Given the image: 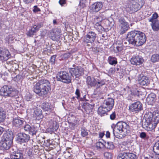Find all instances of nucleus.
Listing matches in <instances>:
<instances>
[{"instance_id":"54","label":"nucleus","mask_w":159,"mask_h":159,"mask_svg":"<svg viewBox=\"0 0 159 159\" xmlns=\"http://www.w3.org/2000/svg\"><path fill=\"white\" fill-rule=\"evenodd\" d=\"M116 51L117 52H119L121 51L122 50L123 48L121 46H116Z\"/></svg>"},{"instance_id":"6","label":"nucleus","mask_w":159,"mask_h":159,"mask_svg":"<svg viewBox=\"0 0 159 159\" xmlns=\"http://www.w3.org/2000/svg\"><path fill=\"white\" fill-rule=\"evenodd\" d=\"M1 95L4 96L14 97L17 94L16 90L12 87L7 85H4L0 90Z\"/></svg>"},{"instance_id":"43","label":"nucleus","mask_w":159,"mask_h":159,"mask_svg":"<svg viewBox=\"0 0 159 159\" xmlns=\"http://www.w3.org/2000/svg\"><path fill=\"white\" fill-rule=\"evenodd\" d=\"M34 34L33 31L30 29L26 33V34L28 36L32 37Z\"/></svg>"},{"instance_id":"25","label":"nucleus","mask_w":159,"mask_h":159,"mask_svg":"<svg viewBox=\"0 0 159 159\" xmlns=\"http://www.w3.org/2000/svg\"><path fill=\"white\" fill-rule=\"evenodd\" d=\"M3 140L12 142V133L9 131H7L5 132L3 134Z\"/></svg>"},{"instance_id":"19","label":"nucleus","mask_w":159,"mask_h":159,"mask_svg":"<svg viewBox=\"0 0 159 159\" xmlns=\"http://www.w3.org/2000/svg\"><path fill=\"white\" fill-rule=\"evenodd\" d=\"M114 103V99L111 98H108L104 101L103 106L106 107L109 110H111L113 107Z\"/></svg>"},{"instance_id":"14","label":"nucleus","mask_w":159,"mask_h":159,"mask_svg":"<svg viewBox=\"0 0 159 159\" xmlns=\"http://www.w3.org/2000/svg\"><path fill=\"white\" fill-rule=\"evenodd\" d=\"M70 72L72 76H75L77 77L82 74L83 72V69L81 67L77 66L74 68H70Z\"/></svg>"},{"instance_id":"62","label":"nucleus","mask_w":159,"mask_h":159,"mask_svg":"<svg viewBox=\"0 0 159 159\" xmlns=\"http://www.w3.org/2000/svg\"><path fill=\"white\" fill-rule=\"evenodd\" d=\"M56 22H56V20H53V24H56Z\"/></svg>"},{"instance_id":"4","label":"nucleus","mask_w":159,"mask_h":159,"mask_svg":"<svg viewBox=\"0 0 159 159\" xmlns=\"http://www.w3.org/2000/svg\"><path fill=\"white\" fill-rule=\"evenodd\" d=\"M129 126L126 123L119 121L113 129V133L115 136H119L120 138L124 137L129 133Z\"/></svg>"},{"instance_id":"58","label":"nucleus","mask_w":159,"mask_h":159,"mask_svg":"<svg viewBox=\"0 0 159 159\" xmlns=\"http://www.w3.org/2000/svg\"><path fill=\"white\" fill-rule=\"evenodd\" d=\"M110 133L108 131H107L106 132V137L107 138H109L110 137Z\"/></svg>"},{"instance_id":"11","label":"nucleus","mask_w":159,"mask_h":159,"mask_svg":"<svg viewBox=\"0 0 159 159\" xmlns=\"http://www.w3.org/2000/svg\"><path fill=\"white\" fill-rule=\"evenodd\" d=\"M142 108V104L139 101L133 103L129 107V111L135 113L138 112L141 110Z\"/></svg>"},{"instance_id":"61","label":"nucleus","mask_w":159,"mask_h":159,"mask_svg":"<svg viewBox=\"0 0 159 159\" xmlns=\"http://www.w3.org/2000/svg\"><path fill=\"white\" fill-rule=\"evenodd\" d=\"M70 155H71L70 154V152H67L65 156V157H70Z\"/></svg>"},{"instance_id":"48","label":"nucleus","mask_w":159,"mask_h":159,"mask_svg":"<svg viewBox=\"0 0 159 159\" xmlns=\"http://www.w3.org/2000/svg\"><path fill=\"white\" fill-rule=\"evenodd\" d=\"M34 8L33 11L34 13H36L40 11V9L38 8L37 6H34Z\"/></svg>"},{"instance_id":"64","label":"nucleus","mask_w":159,"mask_h":159,"mask_svg":"<svg viewBox=\"0 0 159 159\" xmlns=\"http://www.w3.org/2000/svg\"><path fill=\"white\" fill-rule=\"evenodd\" d=\"M73 67H75V64H73Z\"/></svg>"},{"instance_id":"59","label":"nucleus","mask_w":159,"mask_h":159,"mask_svg":"<svg viewBox=\"0 0 159 159\" xmlns=\"http://www.w3.org/2000/svg\"><path fill=\"white\" fill-rule=\"evenodd\" d=\"M79 122L77 121V120H76V121L75 122L72 123V125L74 126H77Z\"/></svg>"},{"instance_id":"42","label":"nucleus","mask_w":159,"mask_h":159,"mask_svg":"<svg viewBox=\"0 0 159 159\" xmlns=\"http://www.w3.org/2000/svg\"><path fill=\"white\" fill-rule=\"evenodd\" d=\"M31 98V95L30 93H26L25 96V99L26 101H30Z\"/></svg>"},{"instance_id":"23","label":"nucleus","mask_w":159,"mask_h":159,"mask_svg":"<svg viewBox=\"0 0 159 159\" xmlns=\"http://www.w3.org/2000/svg\"><path fill=\"white\" fill-rule=\"evenodd\" d=\"M11 159H24L23 154L20 152H14L10 154Z\"/></svg>"},{"instance_id":"46","label":"nucleus","mask_w":159,"mask_h":159,"mask_svg":"<svg viewBox=\"0 0 159 159\" xmlns=\"http://www.w3.org/2000/svg\"><path fill=\"white\" fill-rule=\"evenodd\" d=\"M56 57V56L55 55H53L51 57L50 60L51 64H54Z\"/></svg>"},{"instance_id":"5","label":"nucleus","mask_w":159,"mask_h":159,"mask_svg":"<svg viewBox=\"0 0 159 159\" xmlns=\"http://www.w3.org/2000/svg\"><path fill=\"white\" fill-rule=\"evenodd\" d=\"M86 79V83L88 86L95 87L97 89L100 88L105 84L103 80H99L90 76H87Z\"/></svg>"},{"instance_id":"17","label":"nucleus","mask_w":159,"mask_h":159,"mask_svg":"<svg viewBox=\"0 0 159 159\" xmlns=\"http://www.w3.org/2000/svg\"><path fill=\"white\" fill-rule=\"evenodd\" d=\"M132 64L135 65H139L143 63V58L138 55L133 57L130 60Z\"/></svg>"},{"instance_id":"47","label":"nucleus","mask_w":159,"mask_h":159,"mask_svg":"<svg viewBox=\"0 0 159 159\" xmlns=\"http://www.w3.org/2000/svg\"><path fill=\"white\" fill-rule=\"evenodd\" d=\"M75 94L77 96L76 98L77 99H79V98L80 97V90L79 89H76L75 92Z\"/></svg>"},{"instance_id":"38","label":"nucleus","mask_w":159,"mask_h":159,"mask_svg":"<svg viewBox=\"0 0 159 159\" xmlns=\"http://www.w3.org/2000/svg\"><path fill=\"white\" fill-rule=\"evenodd\" d=\"M37 129L35 127L32 126H31V128L30 129V131L29 133V134L33 135L36 134L37 132Z\"/></svg>"},{"instance_id":"8","label":"nucleus","mask_w":159,"mask_h":159,"mask_svg":"<svg viewBox=\"0 0 159 159\" xmlns=\"http://www.w3.org/2000/svg\"><path fill=\"white\" fill-rule=\"evenodd\" d=\"M57 80L63 83H69L70 82L71 77L69 73L65 71L59 72L56 76Z\"/></svg>"},{"instance_id":"26","label":"nucleus","mask_w":159,"mask_h":159,"mask_svg":"<svg viewBox=\"0 0 159 159\" xmlns=\"http://www.w3.org/2000/svg\"><path fill=\"white\" fill-rule=\"evenodd\" d=\"M42 108L44 111H51L53 109V107L51 104L48 102H44L43 103Z\"/></svg>"},{"instance_id":"51","label":"nucleus","mask_w":159,"mask_h":159,"mask_svg":"<svg viewBox=\"0 0 159 159\" xmlns=\"http://www.w3.org/2000/svg\"><path fill=\"white\" fill-rule=\"evenodd\" d=\"M116 117V115L115 112H113L110 115V119L111 120H114L115 119Z\"/></svg>"},{"instance_id":"41","label":"nucleus","mask_w":159,"mask_h":159,"mask_svg":"<svg viewBox=\"0 0 159 159\" xmlns=\"http://www.w3.org/2000/svg\"><path fill=\"white\" fill-rule=\"evenodd\" d=\"M104 156L108 159H111L112 157V154L109 152H105L104 154Z\"/></svg>"},{"instance_id":"44","label":"nucleus","mask_w":159,"mask_h":159,"mask_svg":"<svg viewBox=\"0 0 159 159\" xmlns=\"http://www.w3.org/2000/svg\"><path fill=\"white\" fill-rule=\"evenodd\" d=\"M33 149L32 148H30L27 149V154L30 157H32L33 155L32 153Z\"/></svg>"},{"instance_id":"15","label":"nucleus","mask_w":159,"mask_h":159,"mask_svg":"<svg viewBox=\"0 0 159 159\" xmlns=\"http://www.w3.org/2000/svg\"><path fill=\"white\" fill-rule=\"evenodd\" d=\"M11 57L8 50L5 49H0V59L2 61H6Z\"/></svg>"},{"instance_id":"2","label":"nucleus","mask_w":159,"mask_h":159,"mask_svg":"<svg viewBox=\"0 0 159 159\" xmlns=\"http://www.w3.org/2000/svg\"><path fill=\"white\" fill-rule=\"evenodd\" d=\"M126 39L129 44L137 46L142 45L146 40L144 33L136 30L129 32L127 35Z\"/></svg>"},{"instance_id":"36","label":"nucleus","mask_w":159,"mask_h":159,"mask_svg":"<svg viewBox=\"0 0 159 159\" xmlns=\"http://www.w3.org/2000/svg\"><path fill=\"white\" fill-rule=\"evenodd\" d=\"M81 134L83 137L87 136L88 134L87 129L84 127H82L81 129Z\"/></svg>"},{"instance_id":"31","label":"nucleus","mask_w":159,"mask_h":159,"mask_svg":"<svg viewBox=\"0 0 159 159\" xmlns=\"http://www.w3.org/2000/svg\"><path fill=\"white\" fill-rule=\"evenodd\" d=\"M155 96L154 94L149 95L146 98V101L149 104H152L155 100Z\"/></svg>"},{"instance_id":"35","label":"nucleus","mask_w":159,"mask_h":159,"mask_svg":"<svg viewBox=\"0 0 159 159\" xmlns=\"http://www.w3.org/2000/svg\"><path fill=\"white\" fill-rule=\"evenodd\" d=\"M151 60L153 62H155L159 60V54H154L151 57Z\"/></svg>"},{"instance_id":"20","label":"nucleus","mask_w":159,"mask_h":159,"mask_svg":"<svg viewBox=\"0 0 159 159\" xmlns=\"http://www.w3.org/2000/svg\"><path fill=\"white\" fill-rule=\"evenodd\" d=\"M102 6L101 2H96L92 5L90 10L93 12H98L101 9Z\"/></svg>"},{"instance_id":"55","label":"nucleus","mask_w":159,"mask_h":159,"mask_svg":"<svg viewBox=\"0 0 159 159\" xmlns=\"http://www.w3.org/2000/svg\"><path fill=\"white\" fill-rule=\"evenodd\" d=\"M34 0H23L24 2L25 3H30L33 2Z\"/></svg>"},{"instance_id":"53","label":"nucleus","mask_w":159,"mask_h":159,"mask_svg":"<svg viewBox=\"0 0 159 159\" xmlns=\"http://www.w3.org/2000/svg\"><path fill=\"white\" fill-rule=\"evenodd\" d=\"M146 136V134L144 132H142L140 134V137L142 139L145 138Z\"/></svg>"},{"instance_id":"39","label":"nucleus","mask_w":159,"mask_h":159,"mask_svg":"<svg viewBox=\"0 0 159 159\" xmlns=\"http://www.w3.org/2000/svg\"><path fill=\"white\" fill-rule=\"evenodd\" d=\"M14 39L12 35H10L7 37L5 38V40L6 42L9 43H11Z\"/></svg>"},{"instance_id":"13","label":"nucleus","mask_w":159,"mask_h":159,"mask_svg":"<svg viewBox=\"0 0 159 159\" xmlns=\"http://www.w3.org/2000/svg\"><path fill=\"white\" fill-rule=\"evenodd\" d=\"M96 37V34L93 31H90L85 36L84 42L86 43L93 42Z\"/></svg>"},{"instance_id":"57","label":"nucleus","mask_w":159,"mask_h":159,"mask_svg":"<svg viewBox=\"0 0 159 159\" xmlns=\"http://www.w3.org/2000/svg\"><path fill=\"white\" fill-rule=\"evenodd\" d=\"M104 133L103 132L99 133V137L100 138H102L104 136Z\"/></svg>"},{"instance_id":"18","label":"nucleus","mask_w":159,"mask_h":159,"mask_svg":"<svg viewBox=\"0 0 159 159\" xmlns=\"http://www.w3.org/2000/svg\"><path fill=\"white\" fill-rule=\"evenodd\" d=\"M29 136L23 133H20L18 134L17 141L20 143L27 142L29 140Z\"/></svg>"},{"instance_id":"60","label":"nucleus","mask_w":159,"mask_h":159,"mask_svg":"<svg viewBox=\"0 0 159 159\" xmlns=\"http://www.w3.org/2000/svg\"><path fill=\"white\" fill-rule=\"evenodd\" d=\"M98 17H102V18H103V20L105 18V17L104 16L103 13H102L100 14L99 16H98Z\"/></svg>"},{"instance_id":"30","label":"nucleus","mask_w":159,"mask_h":159,"mask_svg":"<svg viewBox=\"0 0 159 159\" xmlns=\"http://www.w3.org/2000/svg\"><path fill=\"white\" fill-rule=\"evenodd\" d=\"M108 60L109 63L111 65H115L117 63V59L115 57L110 56Z\"/></svg>"},{"instance_id":"16","label":"nucleus","mask_w":159,"mask_h":159,"mask_svg":"<svg viewBox=\"0 0 159 159\" xmlns=\"http://www.w3.org/2000/svg\"><path fill=\"white\" fill-rule=\"evenodd\" d=\"M103 20V18L101 17L96 16L94 18V27L99 32L103 30L104 28L101 25V22Z\"/></svg>"},{"instance_id":"10","label":"nucleus","mask_w":159,"mask_h":159,"mask_svg":"<svg viewBox=\"0 0 159 159\" xmlns=\"http://www.w3.org/2000/svg\"><path fill=\"white\" fill-rule=\"evenodd\" d=\"M61 30L58 29L51 30L49 33V36L52 40L58 41L61 36Z\"/></svg>"},{"instance_id":"34","label":"nucleus","mask_w":159,"mask_h":159,"mask_svg":"<svg viewBox=\"0 0 159 159\" xmlns=\"http://www.w3.org/2000/svg\"><path fill=\"white\" fill-rule=\"evenodd\" d=\"M41 24H38L37 25H34L31 27L30 29L35 33L39 30V29L41 27Z\"/></svg>"},{"instance_id":"12","label":"nucleus","mask_w":159,"mask_h":159,"mask_svg":"<svg viewBox=\"0 0 159 159\" xmlns=\"http://www.w3.org/2000/svg\"><path fill=\"white\" fill-rule=\"evenodd\" d=\"M136 156L133 153L123 152L120 153L117 159H136Z\"/></svg>"},{"instance_id":"21","label":"nucleus","mask_w":159,"mask_h":159,"mask_svg":"<svg viewBox=\"0 0 159 159\" xmlns=\"http://www.w3.org/2000/svg\"><path fill=\"white\" fill-rule=\"evenodd\" d=\"M12 142L3 140L0 142V148L2 150H7L10 148Z\"/></svg>"},{"instance_id":"29","label":"nucleus","mask_w":159,"mask_h":159,"mask_svg":"<svg viewBox=\"0 0 159 159\" xmlns=\"http://www.w3.org/2000/svg\"><path fill=\"white\" fill-rule=\"evenodd\" d=\"M87 113H90L91 111L92 105L88 103H84L83 107Z\"/></svg>"},{"instance_id":"24","label":"nucleus","mask_w":159,"mask_h":159,"mask_svg":"<svg viewBox=\"0 0 159 159\" xmlns=\"http://www.w3.org/2000/svg\"><path fill=\"white\" fill-rule=\"evenodd\" d=\"M34 117L36 120H39L42 119L43 116L42 115V110L40 109H37L35 110L34 114Z\"/></svg>"},{"instance_id":"3","label":"nucleus","mask_w":159,"mask_h":159,"mask_svg":"<svg viewBox=\"0 0 159 159\" xmlns=\"http://www.w3.org/2000/svg\"><path fill=\"white\" fill-rule=\"evenodd\" d=\"M50 90V83L46 80L39 81L34 86V92L40 96H45Z\"/></svg>"},{"instance_id":"32","label":"nucleus","mask_w":159,"mask_h":159,"mask_svg":"<svg viewBox=\"0 0 159 159\" xmlns=\"http://www.w3.org/2000/svg\"><path fill=\"white\" fill-rule=\"evenodd\" d=\"M154 152L157 155H159V140L156 143L153 147Z\"/></svg>"},{"instance_id":"27","label":"nucleus","mask_w":159,"mask_h":159,"mask_svg":"<svg viewBox=\"0 0 159 159\" xmlns=\"http://www.w3.org/2000/svg\"><path fill=\"white\" fill-rule=\"evenodd\" d=\"M110 111L106 107L103 106V105L99 107L98 109V113L101 116H104L107 112Z\"/></svg>"},{"instance_id":"22","label":"nucleus","mask_w":159,"mask_h":159,"mask_svg":"<svg viewBox=\"0 0 159 159\" xmlns=\"http://www.w3.org/2000/svg\"><path fill=\"white\" fill-rule=\"evenodd\" d=\"M24 120L20 118H15L13 119L12 124L13 126L17 127H20L24 123Z\"/></svg>"},{"instance_id":"28","label":"nucleus","mask_w":159,"mask_h":159,"mask_svg":"<svg viewBox=\"0 0 159 159\" xmlns=\"http://www.w3.org/2000/svg\"><path fill=\"white\" fill-rule=\"evenodd\" d=\"M149 83L148 78L146 76H143L140 81V84L142 85H147Z\"/></svg>"},{"instance_id":"37","label":"nucleus","mask_w":159,"mask_h":159,"mask_svg":"<svg viewBox=\"0 0 159 159\" xmlns=\"http://www.w3.org/2000/svg\"><path fill=\"white\" fill-rule=\"evenodd\" d=\"M105 146L107 148L110 149H113L115 148L114 145L112 142H107L106 143Z\"/></svg>"},{"instance_id":"56","label":"nucleus","mask_w":159,"mask_h":159,"mask_svg":"<svg viewBox=\"0 0 159 159\" xmlns=\"http://www.w3.org/2000/svg\"><path fill=\"white\" fill-rule=\"evenodd\" d=\"M4 130V128L0 126V135H1L2 134Z\"/></svg>"},{"instance_id":"63","label":"nucleus","mask_w":159,"mask_h":159,"mask_svg":"<svg viewBox=\"0 0 159 159\" xmlns=\"http://www.w3.org/2000/svg\"><path fill=\"white\" fill-rule=\"evenodd\" d=\"M105 21L106 22L109 23V20L108 19H106Z\"/></svg>"},{"instance_id":"9","label":"nucleus","mask_w":159,"mask_h":159,"mask_svg":"<svg viewBox=\"0 0 159 159\" xmlns=\"http://www.w3.org/2000/svg\"><path fill=\"white\" fill-rule=\"evenodd\" d=\"M119 26L120 28V34H122L125 33L129 28V25L125 19L121 18L119 20Z\"/></svg>"},{"instance_id":"52","label":"nucleus","mask_w":159,"mask_h":159,"mask_svg":"<svg viewBox=\"0 0 159 159\" xmlns=\"http://www.w3.org/2000/svg\"><path fill=\"white\" fill-rule=\"evenodd\" d=\"M59 2L60 4L62 6L66 4V0H60Z\"/></svg>"},{"instance_id":"7","label":"nucleus","mask_w":159,"mask_h":159,"mask_svg":"<svg viewBox=\"0 0 159 159\" xmlns=\"http://www.w3.org/2000/svg\"><path fill=\"white\" fill-rule=\"evenodd\" d=\"M158 15L156 13H154L152 17L148 18V21L151 22V25L153 30L157 31L159 30V20H158Z\"/></svg>"},{"instance_id":"40","label":"nucleus","mask_w":159,"mask_h":159,"mask_svg":"<svg viewBox=\"0 0 159 159\" xmlns=\"http://www.w3.org/2000/svg\"><path fill=\"white\" fill-rule=\"evenodd\" d=\"M96 146L98 149H100L103 148L104 145L102 142H99L96 143Z\"/></svg>"},{"instance_id":"50","label":"nucleus","mask_w":159,"mask_h":159,"mask_svg":"<svg viewBox=\"0 0 159 159\" xmlns=\"http://www.w3.org/2000/svg\"><path fill=\"white\" fill-rule=\"evenodd\" d=\"M144 159H159L158 157L149 156V157H145Z\"/></svg>"},{"instance_id":"33","label":"nucleus","mask_w":159,"mask_h":159,"mask_svg":"<svg viewBox=\"0 0 159 159\" xmlns=\"http://www.w3.org/2000/svg\"><path fill=\"white\" fill-rule=\"evenodd\" d=\"M6 117V112L0 108V122H2Z\"/></svg>"},{"instance_id":"49","label":"nucleus","mask_w":159,"mask_h":159,"mask_svg":"<svg viewBox=\"0 0 159 159\" xmlns=\"http://www.w3.org/2000/svg\"><path fill=\"white\" fill-rule=\"evenodd\" d=\"M115 72V69L114 68L112 67L110 68L108 72L111 74H114Z\"/></svg>"},{"instance_id":"45","label":"nucleus","mask_w":159,"mask_h":159,"mask_svg":"<svg viewBox=\"0 0 159 159\" xmlns=\"http://www.w3.org/2000/svg\"><path fill=\"white\" fill-rule=\"evenodd\" d=\"M31 126L29 125H26L24 127V129L25 131L29 132V131H30V129L31 128Z\"/></svg>"},{"instance_id":"1","label":"nucleus","mask_w":159,"mask_h":159,"mask_svg":"<svg viewBox=\"0 0 159 159\" xmlns=\"http://www.w3.org/2000/svg\"><path fill=\"white\" fill-rule=\"evenodd\" d=\"M144 117L145 121L143 123V128L147 131L152 130L159 121V110H157L152 113L146 112Z\"/></svg>"}]
</instances>
